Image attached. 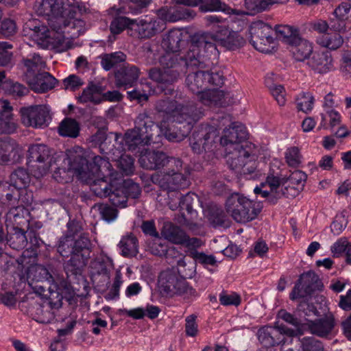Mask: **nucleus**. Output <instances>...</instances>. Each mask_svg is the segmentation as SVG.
Listing matches in <instances>:
<instances>
[{
    "mask_svg": "<svg viewBox=\"0 0 351 351\" xmlns=\"http://www.w3.org/2000/svg\"><path fill=\"white\" fill-rule=\"evenodd\" d=\"M248 133L245 127L239 123H232L229 128L223 129V135L220 138V144L223 147L236 145L245 141Z\"/></svg>",
    "mask_w": 351,
    "mask_h": 351,
    "instance_id": "obj_24",
    "label": "nucleus"
},
{
    "mask_svg": "<svg viewBox=\"0 0 351 351\" xmlns=\"http://www.w3.org/2000/svg\"><path fill=\"white\" fill-rule=\"evenodd\" d=\"M182 167L177 171L173 169L171 171H167V190L174 191L187 188L190 185L188 176L180 173Z\"/></svg>",
    "mask_w": 351,
    "mask_h": 351,
    "instance_id": "obj_37",
    "label": "nucleus"
},
{
    "mask_svg": "<svg viewBox=\"0 0 351 351\" xmlns=\"http://www.w3.org/2000/svg\"><path fill=\"white\" fill-rule=\"evenodd\" d=\"M75 12L72 9V12L70 16H65V21L63 24L60 25V29L55 30L57 36L65 33L71 34L72 36H77L81 33L84 32L85 22L83 20L78 19H73Z\"/></svg>",
    "mask_w": 351,
    "mask_h": 351,
    "instance_id": "obj_32",
    "label": "nucleus"
},
{
    "mask_svg": "<svg viewBox=\"0 0 351 351\" xmlns=\"http://www.w3.org/2000/svg\"><path fill=\"white\" fill-rule=\"evenodd\" d=\"M158 127L146 112L140 113L135 119V127L125 134V142L128 149L134 151L140 146L149 145L152 141L154 132Z\"/></svg>",
    "mask_w": 351,
    "mask_h": 351,
    "instance_id": "obj_5",
    "label": "nucleus"
},
{
    "mask_svg": "<svg viewBox=\"0 0 351 351\" xmlns=\"http://www.w3.org/2000/svg\"><path fill=\"white\" fill-rule=\"evenodd\" d=\"M214 120L217 122L214 123L215 125L201 124L194 129L190 137V145L195 153L200 154L212 149L219 134L216 127L220 130L233 123L231 116L223 112L216 114Z\"/></svg>",
    "mask_w": 351,
    "mask_h": 351,
    "instance_id": "obj_3",
    "label": "nucleus"
},
{
    "mask_svg": "<svg viewBox=\"0 0 351 351\" xmlns=\"http://www.w3.org/2000/svg\"><path fill=\"white\" fill-rule=\"evenodd\" d=\"M134 31L140 39H149L162 32L165 23L157 18H145L136 20Z\"/></svg>",
    "mask_w": 351,
    "mask_h": 351,
    "instance_id": "obj_21",
    "label": "nucleus"
},
{
    "mask_svg": "<svg viewBox=\"0 0 351 351\" xmlns=\"http://www.w3.org/2000/svg\"><path fill=\"white\" fill-rule=\"evenodd\" d=\"M210 220L214 226L228 228L230 221L226 217L223 210L218 208H213L210 213Z\"/></svg>",
    "mask_w": 351,
    "mask_h": 351,
    "instance_id": "obj_58",
    "label": "nucleus"
},
{
    "mask_svg": "<svg viewBox=\"0 0 351 351\" xmlns=\"http://www.w3.org/2000/svg\"><path fill=\"white\" fill-rule=\"evenodd\" d=\"M339 69L346 78L351 80V52L343 53Z\"/></svg>",
    "mask_w": 351,
    "mask_h": 351,
    "instance_id": "obj_64",
    "label": "nucleus"
},
{
    "mask_svg": "<svg viewBox=\"0 0 351 351\" xmlns=\"http://www.w3.org/2000/svg\"><path fill=\"white\" fill-rule=\"evenodd\" d=\"M136 19L132 20L125 16H119L115 18L110 23V30L111 34L115 39V36L121 34L125 28H129L130 25H134Z\"/></svg>",
    "mask_w": 351,
    "mask_h": 351,
    "instance_id": "obj_53",
    "label": "nucleus"
},
{
    "mask_svg": "<svg viewBox=\"0 0 351 351\" xmlns=\"http://www.w3.org/2000/svg\"><path fill=\"white\" fill-rule=\"evenodd\" d=\"M119 247L121 249V254L125 257L135 256L138 252V240L132 234L123 237Z\"/></svg>",
    "mask_w": 351,
    "mask_h": 351,
    "instance_id": "obj_46",
    "label": "nucleus"
},
{
    "mask_svg": "<svg viewBox=\"0 0 351 351\" xmlns=\"http://www.w3.org/2000/svg\"><path fill=\"white\" fill-rule=\"evenodd\" d=\"M199 10L202 12L221 11L228 14L244 16L243 10L232 9L221 0H199Z\"/></svg>",
    "mask_w": 351,
    "mask_h": 351,
    "instance_id": "obj_34",
    "label": "nucleus"
},
{
    "mask_svg": "<svg viewBox=\"0 0 351 351\" xmlns=\"http://www.w3.org/2000/svg\"><path fill=\"white\" fill-rule=\"evenodd\" d=\"M126 60V55L122 51L105 53L101 56V64L103 69L106 71H110L121 62H124Z\"/></svg>",
    "mask_w": 351,
    "mask_h": 351,
    "instance_id": "obj_50",
    "label": "nucleus"
},
{
    "mask_svg": "<svg viewBox=\"0 0 351 351\" xmlns=\"http://www.w3.org/2000/svg\"><path fill=\"white\" fill-rule=\"evenodd\" d=\"M215 38L208 32H199L190 36V47L183 56L164 55L159 62L161 67L148 70V77L154 82L166 95L175 93L174 84L184 73V69L193 71L186 75L188 88L199 97L208 85L221 86L225 78L219 71H213L211 61L219 51Z\"/></svg>",
    "mask_w": 351,
    "mask_h": 351,
    "instance_id": "obj_1",
    "label": "nucleus"
},
{
    "mask_svg": "<svg viewBox=\"0 0 351 351\" xmlns=\"http://www.w3.org/2000/svg\"><path fill=\"white\" fill-rule=\"evenodd\" d=\"M285 158L289 167H297L302 162V154L298 147H291L285 153Z\"/></svg>",
    "mask_w": 351,
    "mask_h": 351,
    "instance_id": "obj_60",
    "label": "nucleus"
},
{
    "mask_svg": "<svg viewBox=\"0 0 351 351\" xmlns=\"http://www.w3.org/2000/svg\"><path fill=\"white\" fill-rule=\"evenodd\" d=\"M335 324L333 314L328 313L324 317L308 321L306 326L311 334L325 338L332 333Z\"/></svg>",
    "mask_w": 351,
    "mask_h": 351,
    "instance_id": "obj_26",
    "label": "nucleus"
},
{
    "mask_svg": "<svg viewBox=\"0 0 351 351\" xmlns=\"http://www.w3.org/2000/svg\"><path fill=\"white\" fill-rule=\"evenodd\" d=\"M172 22L180 20H188L193 19L196 14L195 12L190 8L178 7L173 8Z\"/></svg>",
    "mask_w": 351,
    "mask_h": 351,
    "instance_id": "obj_63",
    "label": "nucleus"
},
{
    "mask_svg": "<svg viewBox=\"0 0 351 351\" xmlns=\"http://www.w3.org/2000/svg\"><path fill=\"white\" fill-rule=\"evenodd\" d=\"M289 47L293 59L298 62L308 60L313 51L312 44L301 36Z\"/></svg>",
    "mask_w": 351,
    "mask_h": 351,
    "instance_id": "obj_33",
    "label": "nucleus"
},
{
    "mask_svg": "<svg viewBox=\"0 0 351 351\" xmlns=\"http://www.w3.org/2000/svg\"><path fill=\"white\" fill-rule=\"evenodd\" d=\"M80 127L74 119L65 118L58 126V132L62 136L76 138L79 136Z\"/></svg>",
    "mask_w": 351,
    "mask_h": 351,
    "instance_id": "obj_45",
    "label": "nucleus"
},
{
    "mask_svg": "<svg viewBox=\"0 0 351 351\" xmlns=\"http://www.w3.org/2000/svg\"><path fill=\"white\" fill-rule=\"evenodd\" d=\"M274 36H278L285 44L289 46L295 41L300 36L299 30L294 26L288 25H276L274 30H272Z\"/></svg>",
    "mask_w": 351,
    "mask_h": 351,
    "instance_id": "obj_39",
    "label": "nucleus"
},
{
    "mask_svg": "<svg viewBox=\"0 0 351 351\" xmlns=\"http://www.w3.org/2000/svg\"><path fill=\"white\" fill-rule=\"evenodd\" d=\"M91 267L97 274L109 278L110 271L113 268L112 261L108 256L101 254L91 262Z\"/></svg>",
    "mask_w": 351,
    "mask_h": 351,
    "instance_id": "obj_43",
    "label": "nucleus"
},
{
    "mask_svg": "<svg viewBox=\"0 0 351 351\" xmlns=\"http://www.w3.org/2000/svg\"><path fill=\"white\" fill-rule=\"evenodd\" d=\"M50 295L49 302L45 305L38 304L36 307V314L38 315V322L40 323H49L54 319V315L50 311L52 308H58L62 306V295L57 291H51L49 287Z\"/></svg>",
    "mask_w": 351,
    "mask_h": 351,
    "instance_id": "obj_27",
    "label": "nucleus"
},
{
    "mask_svg": "<svg viewBox=\"0 0 351 351\" xmlns=\"http://www.w3.org/2000/svg\"><path fill=\"white\" fill-rule=\"evenodd\" d=\"M57 80L48 72L38 73L28 83L36 93H45L53 88Z\"/></svg>",
    "mask_w": 351,
    "mask_h": 351,
    "instance_id": "obj_31",
    "label": "nucleus"
},
{
    "mask_svg": "<svg viewBox=\"0 0 351 351\" xmlns=\"http://www.w3.org/2000/svg\"><path fill=\"white\" fill-rule=\"evenodd\" d=\"M117 162V166L123 175L130 176L134 172V159L130 155L123 154L114 160Z\"/></svg>",
    "mask_w": 351,
    "mask_h": 351,
    "instance_id": "obj_52",
    "label": "nucleus"
},
{
    "mask_svg": "<svg viewBox=\"0 0 351 351\" xmlns=\"http://www.w3.org/2000/svg\"><path fill=\"white\" fill-rule=\"evenodd\" d=\"M184 43L183 33L179 29L170 30L165 35L162 40V47L170 55H172L171 53H173L179 51Z\"/></svg>",
    "mask_w": 351,
    "mask_h": 351,
    "instance_id": "obj_36",
    "label": "nucleus"
},
{
    "mask_svg": "<svg viewBox=\"0 0 351 351\" xmlns=\"http://www.w3.org/2000/svg\"><path fill=\"white\" fill-rule=\"evenodd\" d=\"M314 97L309 92H302L296 98L297 108L305 113L311 112L313 108Z\"/></svg>",
    "mask_w": 351,
    "mask_h": 351,
    "instance_id": "obj_56",
    "label": "nucleus"
},
{
    "mask_svg": "<svg viewBox=\"0 0 351 351\" xmlns=\"http://www.w3.org/2000/svg\"><path fill=\"white\" fill-rule=\"evenodd\" d=\"M28 278H32L33 280H36L37 282L47 280L48 282H51L56 283V287H58V290L61 291H64L65 293L69 294V295H75V290L76 287L74 284L78 282L80 279L83 280V277L82 276V272L80 273V276H77V278L73 279L71 283V286L73 287V291L71 293H68L64 286L62 285L63 282H69L68 277L66 276V280H60L58 276L53 272H50L49 269L42 265H36L34 266H32L28 271L27 273Z\"/></svg>",
    "mask_w": 351,
    "mask_h": 351,
    "instance_id": "obj_18",
    "label": "nucleus"
},
{
    "mask_svg": "<svg viewBox=\"0 0 351 351\" xmlns=\"http://www.w3.org/2000/svg\"><path fill=\"white\" fill-rule=\"evenodd\" d=\"M182 106L179 105L175 100L160 99L156 101L155 110L159 113L171 115L174 119L175 114H179Z\"/></svg>",
    "mask_w": 351,
    "mask_h": 351,
    "instance_id": "obj_48",
    "label": "nucleus"
},
{
    "mask_svg": "<svg viewBox=\"0 0 351 351\" xmlns=\"http://www.w3.org/2000/svg\"><path fill=\"white\" fill-rule=\"evenodd\" d=\"M308 66L315 72L318 73H326L332 67V60L328 52H315L307 60Z\"/></svg>",
    "mask_w": 351,
    "mask_h": 351,
    "instance_id": "obj_30",
    "label": "nucleus"
},
{
    "mask_svg": "<svg viewBox=\"0 0 351 351\" xmlns=\"http://www.w3.org/2000/svg\"><path fill=\"white\" fill-rule=\"evenodd\" d=\"M124 187L121 186V183L114 180V185L112 186L111 191L107 197L114 206L125 208L127 206L128 196L125 192Z\"/></svg>",
    "mask_w": 351,
    "mask_h": 351,
    "instance_id": "obj_40",
    "label": "nucleus"
},
{
    "mask_svg": "<svg viewBox=\"0 0 351 351\" xmlns=\"http://www.w3.org/2000/svg\"><path fill=\"white\" fill-rule=\"evenodd\" d=\"M302 351H327L324 343L313 337H304L300 339Z\"/></svg>",
    "mask_w": 351,
    "mask_h": 351,
    "instance_id": "obj_57",
    "label": "nucleus"
},
{
    "mask_svg": "<svg viewBox=\"0 0 351 351\" xmlns=\"http://www.w3.org/2000/svg\"><path fill=\"white\" fill-rule=\"evenodd\" d=\"M119 134L117 132L106 134L102 130H98L94 135L91 136V142L99 145L100 152L108 155L111 160H117L123 152V147L118 143Z\"/></svg>",
    "mask_w": 351,
    "mask_h": 351,
    "instance_id": "obj_15",
    "label": "nucleus"
},
{
    "mask_svg": "<svg viewBox=\"0 0 351 351\" xmlns=\"http://www.w3.org/2000/svg\"><path fill=\"white\" fill-rule=\"evenodd\" d=\"M13 108L8 100L0 101V134H12L16 132L18 124L14 119Z\"/></svg>",
    "mask_w": 351,
    "mask_h": 351,
    "instance_id": "obj_28",
    "label": "nucleus"
},
{
    "mask_svg": "<svg viewBox=\"0 0 351 351\" xmlns=\"http://www.w3.org/2000/svg\"><path fill=\"white\" fill-rule=\"evenodd\" d=\"M7 240L10 246L16 250L25 247L28 243L27 232L29 229L12 228L7 229Z\"/></svg>",
    "mask_w": 351,
    "mask_h": 351,
    "instance_id": "obj_35",
    "label": "nucleus"
},
{
    "mask_svg": "<svg viewBox=\"0 0 351 351\" xmlns=\"http://www.w3.org/2000/svg\"><path fill=\"white\" fill-rule=\"evenodd\" d=\"M7 229L12 228H29V212L23 206L12 208L6 213Z\"/></svg>",
    "mask_w": 351,
    "mask_h": 351,
    "instance_id": "obj_29",
    "label": "nucleus"
},
{
    "mask_svg": "<svg viewBox=\"0 0 351 351\" xmlns=\"http://www.w3.org/2000/svg\"><path fill=\"white\" fill-rule=\"evenodd\" d=\"M306 178L307 176L304 171L295 170L293 171L289 177H283V180H285V184L289 181L290 183L293 185V186H287L289 187V192L290 193H293V190L291 189H295L296 191H298L296 194L297 195L299 192L303 189Z\"/></svg>",
    "mask_w": 351,
    "mask_h": 351,
    "instance_id": "obj_49",
    "label": "nucleus"
},
{
    "mask_svg": "<svg viewBox=\"0 0 351 351\" xmlns=\"http://www.w3.org/2000/svg\"><path fill=\"white\" fill-rule=\"evenodd\" d=\"M215 38V46L217 47V42L227 49L236 50L243 47L245 43V40L238 32H230L229 34L223 38L219 40H217V36L213 34Z\"/></svg>",
    "mask_w": 351,
    "mask_h": 351,
    "instance_id": "obj_41",
    "label": "nucleus"
},
{
    "mask_svg": "<svg viewBox=\"0 0 351 351\" xmlns=\"http://www.w3.org/2000/svg\"><path fill=\"white\" fill-rule=\"evenodd\" d=\"M53 150L43 144L32 145L28 149V164L34 169L35 176L45 175L49 168L56 162Z\"/></svg>",
    "mask_w": 351,
    "mask_h": 351,
    "instance_id": "obj_12",
    "label": "nucleus"
},
{
    "mask_svg": "<svg viewBox=\"0 0 351 351\" xmlns=\"http://www.w3.org/2000/svg\"><path fill=\"white\" fill-rule=\"evenodd\" d=\"M202 114V109L194 104L182 106L179 114H175V129L182 141L189 134L194 123L197 121Z\"/></svg>",
    "mask_w": 351,
    "mask_h": 351,
    "instance_id": "obj_13",
    "label": "nucleus"
},
{
    "mask_svg": "<svg viewBox=\"0 0 351 351\" xmlns=\"http://www.w3.org/2000/svg\"><path fill=\"white\" fill-rule=\"evenodd\" d=\"M164 238L175 244H184L187 239V234L180 227L171 222H165L161 231Z\"/></svg>",
    "mask_w": 351,
    "mask_h": 351,
    "instance_id": "obj_38",
    "label": "nucleus"
},
{
    "mask_svg": "<svg viewBox=\"0 0 351 351\" xmlns=\"http://www.w3.org/2000/svg\"><path fill=\"white\" fill-rule=\"evenodd\" d=\"M12 45L7 42H0V66H10L12 64L13 54L10 51Z\"/></svg>",
    "mask_w": 351,
    "mask_h": 351,
    "instance_id": "obj_61",
    "label": "nucleus"
},
{
    "mask_svg": "<svg viewBox=\"0 0 351 351\" xmlns=\"http://www.w3.org/2000/svg\"><path fill=\"white\" fill-rule=\"evenodd\" d=\"M319 277L315 272L309 271L303 273L300 275L290 293V299L295 300L311 295L316 289H319Z\"/></svg>",
    "mask_w": 351,
    "mask_h": 351,
    "instance_id": "obj_19",
    "label": "nucleus"
},
{
    "mask_svg": "<svg viewBox=\"0 0 351 351\" xmlns=\"http://www.w3.org/2000/svg\"><path fill=\"white\" fill-rule=\"evenodd\" d=\"M158 283L161 291L171 297L177 295L189 299L197 295L196 290L189 285L186 278L175 268L160 272Z\"/></svg>",
    "mask_w": 351,
    "mask_h": 351,
    "instance_id": "obj_6",
    "label": "nucleus"
},
{
    "mask_svg": "<svg viewBox=\"0 0 351 351\" xmlns=\"http://www.w3.org/2000/svg\"><path fill=\"white\" fill-rule=\"evenodd\" d=\"M107 159L100 156H88V158L81 154H77L71 159V166L78 176H81L82 171L88 176L107 177L111 174L112 165Z\"/></svg>",
    "mask_w": 351,
    "mask_h": 351,
    "instance_id": "obj_7",
    "label": "nucleus"
},
{
    "mask_svg": "<svg viewBox=\"0 0 351 351\" xmlns=\"http://www.w3.org/2000/svg\"><path fill=\"white\" fill-rule=\"evenodd\" d=\"M94 208H97L101 217L106 221H113L117 216V210L106 204H96Z\"/></svg>",
    "mask_w": 351,
    "mask_h": 351,
    "instance_id": "obj_62",
    "label": "nucleus"
},
{
    "mask_svg": "<svg viewBox=\"0 0 351 351\" xmlns=\"http://www.w3.org/2000/svg\"><path fill=\"white\" fill-rule=\"evenodd\" d=\"M226 211L238 223H246L256 218L262 207H254L252 202L245 197L232 195L226 203Z\"/></svg>",
    "mask_w": 351,
    "mask_h": 351,
    "instance_id": "obj_11",
    "label": "nucleus"
},
{
    "mask_svg": "<svg viewBox=\"0 0 351 351\" xmlns=\"http://www.w3.org/2000/svg\"><path fill=\"white\" fill-rule=\"evenodd\" d=\"M35 9L38 15L48 17L49 26L53 30H59L60 25L65 21V16L72 12V8L63 0H38Z\"/></svg>",
    "mask_w": 351,
    "mask_h": 351,
    "instance_id": "obj_8",
    "label": "nucleus"
},
{
    "mask_svg": "<svg viewBox=\"0 0 351 351\" xmlns=\"http://www.w3.org/2000/svg\"><path fill=\"white\" fill-rule=\"evenodd\" d=\"M88 173L82 171L79 178L90 186V191L97 197L103 198L109 195L112 186L114 181L107 180V177H98L97 176H88Z\"/></svg>",
    "mask_w": 351,
    "mask_h": 351,
    "instance_id": "obj_22",
    "label": "nucleus"
},
{
    "mask_svg": "<svg viewBox=\"0 0 351 351\" xmlns=\"http://www.w3.org/2000/svg\"><path fill=\"white\" fill-rule=\"evenodd\" d=\"M343 43L342 36L339 33L325 34L319 39V43L329 49L335 50Z\"/></svg>",
    "mask_w": 351,
    "mask_h": 351,
    "instance_id": "obj_54",
    "label": "nucleus"
},
{
    "mask_svg": "<svg viewBox=\"0 0 351 351\" xmlns=\"http://www.w3.org/2000/svg\"><path fill=\"white\" fill-rule=\"evenodd\" d=\"M21 123L34 128L45 127L50 119L49 109L45 105L23 107L20 109Z\"/></svg>",
    "mask_w": 351,
    "mask_h": 351,
    "instance_id": "obj_16",
    "label": "nucleus"
},
{
    "mask_svg": "<svg viewBox=\"0 0 351 351\" xmlns=\"http://www.w3.org/2000/svg\"><path fill=\"white\" fill-rule=\"evenodd\" d=\"M250 43L257 51L263 52V23L258 21L252 23L250 28Z\"/></svg>",
    "mask_w": 351,
    "mask_h": 351,
    "instance_id": "obj_42",
    "label": "nucleus"
},
{
    "mask_svg": "<svg viewBox=\"0 0 351 351\" xmlns=\"http://www.w3.org/2000/svg\"><path fill=\"white\" fill-rule=\"evenodd\" d=\"M66 234L62 235L56 245L57 252L63 258H68L64 264V269L69 282H63L62 285L68 293H71L73 279L80 276L82 268L86 266L90 257L91 241L86 234H81L77 238L75 235L80 233L82 227L79 221H69L67 223Z\"/></svg>",
    "mask_w": 351,
    "mask_h": 351,
    "instance_id": "obj_2",
    "label": "nucleus"
},
{
    "mask_svg": "<svg viewBox=\"0 0 351 351\" xmlns=\"http://www.w3.org/2000/svg\"><path fill=\"white\" fill-rule=\"evenodd\" d=\"M267 80H269V78H267ZM267 88L276 101L278 104L280 106H284L286 104V91L283 86L280 84H269L268 81H267Z\"/></svg>",
    "mask_w": 351,
    "mask_h": 351,
    "instance_id": "obj_59",
    "label": "nucleus"
},
{
    "mask_svg": "<svg viewBox=\"0 0 351 351\" xmlns=\"http://www.w3.org/2000/svg\"><path fill=\"white\" fill-rule=\"evenodd\" d=\"M198 97L199 101L206 106L225 107L236 102L233 94L218 89L204 90Z\"/></svg>",
    "mask_w": 351,
    "mask_h": 351,
    "instance_id": "obj_23",
    "label": "nucleus"
},
{
    "mask_svg": "<svg viewBox=\"0 0 351 351\" xmlns=\"http://www.w3.org/2000/svg\"><path fill=\"white\" fill-rule=\"evenodd\" d=\"M138 162L143 168L149 170L173 165H176L177 171L182 167V162L180 158H169L165 153L159 151L146 152L140 156Z\"/></svg>",
    "mask_w": 351,
    "mask_h": 351,
    "instance_id": "obj_17",
    "label": "nucleus"
},
{
    "mask_svg": "<svg viewBox=\"0 0 351 351\" xmlns=\"http://www.w3.org/2000/svg\"><path fill=\"white\" fill-rule=\"evenodd\" d=\"M23 32L25 36H29L40 45L48 47L51 45L59 51H66L71 48L68 38L60 34L57 36L56 31L49 29L38 19H30L27 21L23 25Z\"/></svg>",
    "mask_w": 351,
    "mask_h": 351,
    "instance_id": "obj_4",
    "label": "nucleus"
},
{
    "mask_svg": "<svg viewBox=\"0 0 351 351\" xmlns=\"http://www.w3.org/2000/svg\"><path fill=\"white\" fill-rule=\"evenodd\" d=\"M263 0H245V5L248 12L243 11L245 13L244 16L234 15L233 20L238 19L243 25L246 24V16L254 15L256 13L261 12L263 9Z\"/></svg>",
    "mask_w": 351,
    "mask_h": 351,
    "instance_id": "obj_55",
    "label": "nucleus"
},
{
    "mask_svg": "<svg viewBox=\"0 0 351 351\" xmlns=\"http://www.w3.org/2000/svg\"><path fill=\"white\" fill-rule=\"evenodd\" d=\"M199 203V197L196 194L188 193L180 198L179 205L181 210H186L191 215V219H194L197 217L196 208Z\"/></svg>",
    "mask_w": 351,
    "mask_h": 351,
    "instance_id": "obj_44",
    "label": "nucleus"
},
{
    "mask_svg": "<svg viewBox=\"0 0 351 351\" xmlns=\"http://www.w3.org/2000/svg\"><path fill=\"white\" fill-rule=\"evenodd\" d=\"M141 75L140 69L133 64H124L114 71V84L118 88L127 89L136 85Z\"/></svg>",
    "mask_w": 351,
    "mask_h": 351,
    "instance_id": "obj_20",
    "label": "nucleus"
},
{
    "mask_svg": "<svg viewBox=\"0 0 351 351\" xmlns=\"http://www.w3.org/2000/svg\"><path fill=\"white\" fill-rule=\"evenodd\" d=\"M280 169L278 165H272L269 170L265 181V202L269 204H276L282 197H293L298 191L291 188L293 193L289 192V187L285 186L283 177L280 176Z\"/></svg>",
    "mask_w": 351,
    "mask_h": 351,
    "instance_id": "obj_9",
    "label": "nucleus"
},
{
    "mask_svg": "<svg viewBox=\"0 0 351 351\" xmlns=\"http://www.w3.org/2000/svg\"><path fill=\"white\" fill-rule=\"evenodd\" d=\"M105 89L100 83L90 82L79 96L78 101L82 104L90 101L94 104H99L103 101H119L121 99L122 95L118 90L104 93Z\"/></svg>",
    "mask_w": 351,
    "mask_h": 351,
    "instance_id": "obj_14",
    "label": "nucleus"
},
{
    "mask_svg": "<svg viewBox=\"0 0 351 351\" xmlns=\"http://www.w3.org/2000/svg\"><path fill=\"white\" fill-rule=\"evenodd\" d=\"M255 158V154L250 153V150H247L243 145L237 146L227 156V164L236 172L245 175L254 173L251 178L256 179L261 176V173L259 171L255 173L257 167Z\"/></svg>",
    "mask_w": 351,
    "mask_h": 351,
    "instance_id": "obj_10",
    "label": "nucleus"
},
{
    "mask_svg": "<svg viewBox=\"0 0 351 351\" xmlns=\"http://www.w3.org/2000/svg\"><path fill=\"white\" fill-rule=\"evenodd\" d=\"M22 62L28 72L35 73L46 66L45 61L37 53H31L27 58H23Z\"/></svg>",
    "mask_w": 351,
    "mask_h": 351,
    "instance_id": "obj_51",
    "label": "nucleus"
},
{
    "mask_svg": "<svg viewBox=\"0 0 351 351\" xmlns=\"http://www.w3.org/2000/svg\"><path fill=\"white\" fill-rule=\"evenodd\" d=\"M23 155V149L10 137L0 138V163L18 162Z\"/></svg>",
    "mask_w": 351,
    "mask_h": 351,
    "instance_id": "obj_25",
    "label": "nucleus"
},
{
    "mask_svg": "<svg viewBox=\"0 0 351 351\" xmlns=\"http://www.w3.org/2000/svg\"><path fill=\"white\" fill-rule=\"evenodd\" d=\"M10 182L11 185L19 189L29 186L31 176L25 168L18 167L10 175Z\"/></svg>",
    "mask_w": 351,
    "mask_h": 351,
    "instance_id": "obj_47",
    "label": "nucleus"
}]
</instances>
